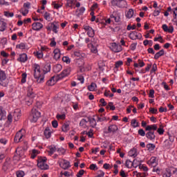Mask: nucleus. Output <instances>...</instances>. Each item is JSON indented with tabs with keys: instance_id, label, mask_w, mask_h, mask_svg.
<instances>
[{
	"instance_id": "f257e3e1",
	"label": "nucleus",
	"mask_w": 177,
	"mask_h": 177,
	"mask_svg": "<svg viewBox=\"0 0 177 177\" xmlns=\"http://www.w3.org/2000/svg\"><path fill=\"white\" fill-rule=\"evenodd\" d=\"M32 70L34 71V78L38 84H42L45 80V73L41 71V66L39 64H34L32 65Z\"/></svg>"
},
{
	"instance_id": "f03ea898",
	"label": "nucleus",
	"mask_w": 177,
	"mask_h": 177,
	"mask_svg": "<svg viewBox=\"0 0 177 177\" xmlns=\"http://www.w3.org/2000/svg\"><path fill=\"white\" fill-rule=\"evenodd\" d=\"M46 157L39 156L37 159V167L40 169L46 170L49 169V165L46 163Z\"/></svg>"
},
{
	"instance_id": "7ed1b4c3",
	"label": "nucleus",
	"mask_w": 177,
	"mask_h": 177,
	"mask_svg": "<svg viewBox=\"0 0 177 177\" xmlns=\"http://www.w3.org/2000/svg\"><path fill=\"white\" fill-rule=\"evenodd\" d=\"M9 84V79H8V75L5 71L0 69V85L1 86L6 87Z\"/></svg>"
},
{
	"instance_id": "20e7f679",
	"label": "nucleus",
	"mask_w": 177,
	"mask_h": 177,
	"mask_svg": "<svg viewBox=\"0 0 177 177\" xmlns=\"http://www.w3.org/2000/svg\"><path fill=\"white\" fill-rule=\"evenodd\" d=\"M41 117V112L38 111L37 109L33 108L30 115V121L31 122H37L38 119Z\"/></svg>"
},
{
	"instance_id": "39448f33",
	"label": "nucleus",
	"mask_w": 177,
	"mask_h": 177,
	"mask_svg": "<svg viewBox=\"0 0 177 177\" xmlns=\"http://www.w3.org/2000/svg\"><path fill=\"white\" fill-rule=\"evenodd\" d=\"M25 137H26V130L21 129L16 133L14 138V141L15 143H19V142H22V140H24Z\"/></svg>"
},
{
	"instance_id": "423d86ee",
	"label": "nucleus",
	"mask_w": 177,
	"mask_h": 177,
	"mask_svg": "<svg viewBox=\"0 0 177 177\" xmlns=\"http://www.w3.org/2000/svg\"><path fill=\"white\" fill-rule=\"evenodd\" d=\"M97 46L99 45L95 41V39L91 40V43L87 44V47L90 49L91 53H97Z\"/></svg>"
},
{
	"instance_id": "0eeeda50",
	"label": "nucleus",
	"mask_w": 177,
	"mask_h": 177,
	"mask_svg": "<svg viewBox=\"0 0 177 177\" xmlns=\"http://www.w3.org/2000/svg\"><path fill=\"white\" fill-rule=\"evenodd\" d=\"M111 50L115 53H118L122 50V46L116 43H111L109 46Z\"/></svg>"
},
{
	"instance_id": "6e6552de",
	"label": "nucleus",
	"mask_w": 177,
	"mask_h": 177,
	"mask_svg": "<svg viewBox=\"0 0 177 177\" xmlns=\"http://www.w3.org/2000/svg\"><path fill=\"white\" fill-rule=\"evenodd\" d=\"M71 73V68H66V69L62 71V72L59 75H57V77L59 80H63V78H66V77H68Z\"/></svg>"
},
{
	"instance_id": "1a4fd4ad",
	"label": "nucleus",
	"mask_w": 177,
	"mask_h": 177,
	"mask_svg": "<svg viewBox=\"0 0 177 177\" xmlns=\"http://www.w3.org/2000/svg\"><path fill=\"white\" fill-rule=\"evenodd\" d=\"M58 164L62 169H68V168H70V162L64 159H59Z\"/></svg>"
},
{
	"instance_id": "9d476101",
	"label": "nucleus",
	"mask_w": 177,
	"mask_h": 177,
	"mask_svg": "<svg viewBox=\"0 0 177 177\" xmlns=\"http://www.w3.org/2000/svg\"><path fill=\"white\" fill-rule=\"evenodd\" d=\"M84 30H85L87 32V35L90 37L91 38H93L95 37V30L92 27L88 26V25H84L83 26Z\"/></svg>"
},
{
	"instance_id": "9b49d317",
	"label": "nucleus",
	"mask_w": 177,
	"mask_h": 177,
	"mask_svg": "<svg viewBox=\"0 0 177 177\" xmlns=\"http://www.w3.org/2000/svg\"><path fill=\"white\" fill-rule=\"evenodd\" d=\"M35 96L37 95L34 92V90L32 89V87L31 86L28 87V91H27V95L26 97H29L30 99H35Z\"/></svg>"
},
{
	"instance_id": "f8f14e48",
	"label": "nucleus",
	"mask_w": 177,
	"mask_h": 177,
	"mask_svg": "<svg viewBox=\"0 0 177 177\" xmlns=\"http://www.w3.org/2000/svg\"><path fill=\"white\" fill-rule=\"evenodd\" d=\"M16 49H19V50H28V45L26 42H21L16 45Z\"/></svg>"
},
{
	"instance_id": "ddd939ff",
	"label": "nucleus",
	"mask_w": 177,
	"mask_h": 177,
	"mask_svg": "<svg viewBox=\"0 0 177 177\" xmlns=\"http://www.w3.org/2000/svg\"><path fill=\"white\" fill-rule=\"evenodd\" d=\"M12 117L15 121H19L20 117H21V110L20 109H15L12 113Z\"/></svg>"
},
{
	"instance_id": "4468645a",
	"label": "nucleus",
	"mask_w": 177,
	"mask_h": 177,
	"mask_svg": "<svg viewBox=\"0 0 177 177\" xmlns=\"http://www.w3.org/2000/svg\"><path fill=\"white\" fill-rule=\"evenodd\" d=\"M147 164L149 165V167H157L158 165L157 158L152 156L149 160H148Z\"/></svg>"
},
{
	"instance_id": "2eb2a0df",
	"label": "nucleus",
	"mask_w": 177,
	"mask_h": 177,
	"mask_svg": "<svg viewBox=\"0 0 177 177\" xmlns=\"http://www.w3.org/2000/svg\"><path fill=\"white\" fill-rule=\"evenodd\" d=\"M17 60L20 63H26L28 60V56L26 53L19 54Z\"/></svg>"
},
{
	"instance_id": "dca6fc26",
	"label": "nucleus",
	"mask_w": 177,
	"mask_h": 177,
	"mask_svg": "<svg viewBox=\"0 0 177 177\" xmlns=\"http://www.w3.org/2000/svg\"><path fill=\"white\" fill-rule=\"evenodd\" d=\"M43 27L44 25L40 22H35L32 24V29L34 31H39Z\"/></svg>"
},
{
	"instance_id": "f3484780",
	"label": "nucleus",
	"mask_w": 177,
	"mask_h": 177,
	"mask_svg": "<svg viewBox=\"0 0 177 177\" xmlns=\"http://www.w3.org/2000/svg\"><path fill=\"white\" fill-rule=\"evenodd\" d=\"M59 77L57 75L53 76L48 82H47V85L48 86H53L55 84H56L57 81H59Z\"/></svg>"
},
{
	"instance_id": "a211bd4d",
	"label": "nucleus",
	"mask_w": 177,
	"mask_h": 177,
	"mask_svg": "<svg viewBox=\"0 0 177 177\" xmlns=\"http://www.w3.org/2000/svg\"><path fill=\"white\" fill-rule=\"evenodd\" d=\"M129 38L133 40L138 39L142 38V35L136 31H133L129 34Z\"/></svg>"
},
{
	"instance_id": "6ab92c4d",
	"label": "nucleus",
	"mask_w": 177,
	"mask_h": 177,
	"mask_svg": "<svg viewBox=\"0 0 177 177\" xmlns=\"http://www.w3.org/2000/svg\"><path fill=\"white\" fill-rule=\"evenodd\" d=\"M116 23H120L121 20V14L118 11H114L113 14L111 15Z\"/></svg>"
},
{
	"instance_id": "aec40b11",
	"label": "nucleus",
	"mask_w": 177,
	"mask_h": 177,
	"mask_svg": "<svg viewBox=\"0 0 177 177\" xmlns=\"http://www.w3.org/2000/svg\"><path fill=\"white\" fill-rule=\"evenodd\" d=\"M46 48L45 47H41V50L34 52L33 54L35 56L38 58L39 59H41L44 57V53L42 50H45Z\"/></svg>"
},
{
	"instance_id": "412c9836",
	"label": "nucleus",
	"mask_w": 177,
	"mask_h": 177,
	"mask_svg": "<svg viewBox=\"0 0 177 177\" xmlns=\"http://www.w3.org/2000/svg\"><path fill=\"white\" fill-rule=\"evenodd\" d=\"M162 28L165 32H169V34H172V32H174V26H172L168 27L167 24H163Z\"/></svg>"
},
{
	"instance_id": "4be33fe9",
	"label": "nucleus",
	"mask_w": 177,
	"mask_h": 177,
	"mask_svg": "<svg viewBox=\"0 0 177 177\" xmlns=\"http://www.w3.org/2000/svg\"><path fill=\"white\" fill-rule=\"evenodd\" d=\"M77 66L80 67L81 71H84L85 69L84 68L85 66V62L82 59H79L76 62Z\"/></svg>"
},
{
	"instance_id": "5701e85b",
	"label": "nucleus",
	"mask_w": 177,
	"mask_h": 177,
	"mask_svg": "<svg viewBox=\"0 0 177 177\" xmlns=\"http://www.w3.org/2000/svg\"><path fill=\"white\" fill-rule=\"evenodd\" d=\"M52 133H53V131H52V129L49 127H46L44 130V135L46 139H50V136H52Z\"/></svg>"
},
{
	"instance_id": "b1692460",
	"label": "nucleus",
	"mask_w": 177,
	"mask_h": 177,
	"mask_svg": "<svg viewBox=\"0 0 177 177\" xmlns=\"http://www.w3.org/2000/svg\"><path fill=\"white\" fill-rule=\"evenodd\" d=\"M118 131V127L115 124H111L108 128V132L109 133H114Z\"/></svg>"
},
{
	"instance_id": "393cba45",
	"label": "nucleus",
	"mask_w": 177,
	"mask_h": 177,
	"mask_svg": "<svg viewBox=\"0 0 177 177\" xmlns=\"http://www.w3.org/2000/svg\"><path fill=\"white\" fill-rule=\"evenodd\" d=\"M55 60H59L60 59L61 53L59 48H55L53 51Z\"/></svg>"
},
{
	"instance_id": "a878e982",
	"label": "nucleus",
	"mask_w": 177,
	"mask_h": 177,
	"mask_svg": "<svg viewBox=\"0 0 177 177\" xmlns=\"http://www.w3.org/2000/svg\"><path fill=\"white\" fill-rule=\"evenodd\" d=\"M88 90L90 92H95V91H97V85H96V83L93 82L88 86Z\"/></svg>"
},
{
	"instance_id": "bb28decb",
	"label": "nucleus",
	"mask_w": 177,
	"mask_h": 177,
	"mask_svg": "<svg viewBox=\"0 0 177 177\" xmlns=\"http://www.w3.org/2000/svg\"><path fill=\"white\" fill-rule=\"evenodd\" d=\"M73 55L75 57H79V59H81L82 57H85V53H82L80 50H76L73 52Z\"/></svg>"
},
{
	"instance_id": "cd10ccee",
	"label": "nucleus",
	"mask_w": 177,
	"mask_h": 177,
	"mask_svg": "<svg viewBox=\"0 0 177 177\" xmlns=\"http://www.w3.org/2000/svg\"><path fill=\"white\" fill-rule=\"evenodd\" d=\"M146 137L149 140H154V139H156V135L154 134V131H149V132L147 133Z\"/></svg>"
},
{
	"instance_id": "c85d7f7f",
	"label": "nucleus",
	"mask_w": 177,
	"mask_h": 177,
	"mask_svg": "<svg viewBox=\"0 0 177 177\" xmlns=\"http://www.w3.org/2000/svg\"><path fill=\"white\" fill-rule=\"evenodd\" d=\"M129 156L130 157H136L138 156V149L136 148H133L129 151Z\"/></svg>"
},
{
	"instance_id": "c756f323",
	"label": "nucleus",
	"mask_w": 177,
	"mask_h": 177,
	"mask_svg": "<svg viewBox=\"0 0 177 177\" xmlns=\"http://www.w3.org/2000/svg\"><path fill=\"white\" fill-rule=\"evenodd\" d=\"M164 53H165L164 49H162L159 52L156 53L154 55L155 60H158V59H160L161 56H164Z\"/></svg>"
},
{
	"instance_id": "7c9ffc66",
	"label": "nucleus",
	"mask_w": 177,
	"mask_h": 177,
	"mask_svg": "<svg viewBox=\"0 0 177 177\" xmlns=\"http://www.w3.org/2000/svg\"><path fill=\"white\" fill-rule=\"evenodd\" d=\"M158 127L157 124H151L146 127V131H157Z\"/></svg>"
},
{
	"instance_id": "2f4dec72",
	"label": "nucleus",
	"mask_w": 177,
	"mask_h": 177,
	"mask_svg": "<svg viewBox=\"0 0 177 177\" xmlns=\"http://www.w3.org/2000/svg\"><path fill=\"white\" fill-rule=\"evenodd\" d=\"M39 153L41 152L39 150L32 149V151H30V158L32 159L35 158V157H37V156H38Z\"/></svg>"
},
{
	"instance_id": "473e14b6",
	"label": "nucleus",
	"mask_w": 177,
	"mask_h": 177,
	"mask_svg": "<svg viewBox=\"0 0 177 177\" xmlns=\"http://www.w3.org/2000/svg\"><path fill=\"white\" fill-rule=\"evenodd\" d=\"M118 8H127V1L125 0H118Z\"/></svg>"
},
{
	"instance_id": "72a5a7b5",
	"label": "nucleus",
	"mask_w": 177,
	"mask_h": 177,
	"mask_svg": "<svg viewBox=\"0 0 177 177\" xmlns=\"http://www.w3.org/2000/svg\"><path fill=\"white\" fill-rule=\"evenodd\" d=\"M62 68H63V66H62V64H56L53 67V71L54 73H60L62 71Z\"/></svg>"
},
{
	"instance_id": "f704fd0d",
	"label": "nucleus",
	"mask_w": 177,
	"mask_h": 177,
	"mask_svg": "<svg viewBox=\"0 0 177 177\" xmlns=\"http://www.w3.org/2000/svg\"><path fill=\"white\" fill-rule=\"evenodd\" d=\"M75 3H77V0H67L66 1V6H68V8H73V6H74V5H75Z\"/></svg>"
},
{
	"instance_id": "c9c22d12",
	"label": "nucleus",
	"mask_w": 177,
	"mask_h": 177,
	"mask_svg": "<svg viewBox=\"0 0 177 177\" xmlns=\"http://www.w3.org/2000/svg\"><path fill=\"white\" fill-rule=\"evenodd\" d=\"M131 127L132 128H138L139 127V122L136 119H132L131 121Z\"/></svg>"
},
{
	"instance_id": "e433bc0d",
	"label": "nucleus",
	"mask_w": 177,
	"mask_h": 177,
	"mask_svg": "<svg viewBox=\"0 0 177 177\" xmlns=\"http://www.w3.org/2000/svg\"><path fill=\"white\" fill-rule=\"evenodd\" d=\"M48 153V156H53V153H55V151H56V147H53V146H50L48 147V149L47 150Z\"/></svg>"
},
{
	"instance_id": "4c0bfd02",
	"label": "nucleus",
	"mask_w": 177,
	"mask_h": 177,
	"mask_svg": "<svg viewBox=\"0 0 177 177\" xmlns=\"http://www.w3.org/2000/svg\"><path fill=\"white\" fill-rule=\"evenodd\" d=\"M109 118L103 116V115H100L97 116V122H103V121H107Z\"/></svg>"
},
{
	"instance_id": "58836bf2",
	"label": "nucleus",
	"mask_w": 177,
	"mask_h": 177,
	"mask_svg": "<svg viewBox=\"0 0 177 177\" xmlns=\"http://www.w3.org/2000/svg\"><path fill=\"white\" fill-rule=\"evenodd\" d=\"M19 12H20V13H21L22 16H27L28 15V12H30V10L24 7H22V8H21L19 10Z\"/></svg>"
},
{
	"instance_id": "ea45409f",
	"label": "nucleus",
	"mask_w": 177,
	"mask_h": 177,
	"mask_svg": "<svg viewBox=\"0 0 177 177\" xmlns=\"http://www.w3.org/2000/svg\"><path fill=\"white\" fill-rule=\"evenodd\" d=\"M6 118V112L0 107V120H5Z\"/></svg>"
},
{
	"instance_id": "a19ab883",
	"label": "nucleus",
	"mask_w": 177,
	"mask_h": 177,
	"mask_svg": "<svg viewBox=\"0 0 177 177\" xmlns=\"http://www.w3.org/2000/svg\"><path fill=\"white\" fill-rule=\"evenodd\" d=\"M6 30V23L0 20V31H5Z\"/></svg>"
},
{
	"instance_id": "79ce46f5",
	"label": "nucleus",
	"mask_w": 177,
	"mask_h": 177,
	"mask_svg": "<svg viewBox=\"0 0 177 177\" xmlns=\"http://www.w3.org/2000/svg\"><path fill=\"white\" fill-rule=\"evenodd\" d=\"M44 17L45 20H47V21H52V17H50V13L46 12L44 15Z\"/></svg>"
},
{
	"instance_id": "37998d69",
	"label": "nucleus",
	"mask_w": 177,
	"mask_h": 177,
	"mask_svg": "<svg viewBox=\"0 0 177 177\" xmlns=\"http://www.w3.org/2000/svg\"><path fill=\"white\" fill-rule=\"evenodd\" d=\"M126 17L127 19H132L133 17V10L129 9L127 13L126 14Z\"/></svg>"
},
{
	"instance_id": "c03bdc74",
	"label": "nucleus",
	"mask_w": 177,
	"mask_h": 177,
	"mask_svg": "<svg viewBox=\"0 0 177 177\" xmlns=\"http://www.w3.org/2000/svg\"><path fill=\"white\" fill-rule=\"evenodd\" d=\"M157 132L159 135H164L165 130H164V126L162 124L159 126V128L157 129Z\"/></svg>"
},
{
	"instance_id": "a18cd8bd",
	"label": "nucleus",
	"mask_w": 177,
	"mask_h": 177,
	"mask_svg": "<svg viewBox=\"0 0 177 177\" xmlns=\"http://www.w3.org/2000/svg\"><path fill=\"white\" fill-rule=\"evenodd\" d=\"M62 129L63 132H68V131H70V125H68L67 123H65L62 125Z\"/></svg>"
},
{
	"instance_id": "49530a36",
	"label": "nucleus",
	"mask_w": 177,
	"mask_h": 177,
	"mask_svg": "<svg viewBox=\"0 0 177 177\" xmlns=\"http://www.w3.org/2000/svg\"><path fill=\"white\" fill-rule=\"evenodd\" d=\"M50 27H51V28H53L52 30H53V32H55V34H57V32H58L57 29L59 28V26L52 23L50 24Z\"/></svg>"
},
{
	"instance_id": "de8ad7c7",
	"label": "nucleus",
	"mask_w": 177,
	"mask_h": 177,
	"mask_svg": "<svg viewBox=\"0 0 177 177\" xmlns=\"http://www.w3.org/2000/svg\"><path fill=\"white\" fill-rule=\"evenodd\" d=\"M147 149L149 151H153V150L156 149V145H154V144L149 143L147 145Z\"/></svg>"
},
{
	"instance_id": "09e8293b",
	"label": "nucleus",
	"mask_w": 177,
	"mask_h": 177,
	"mask_svg": "<svg viewBox=\"0 0 177 177\" xmlns=\"http://www.w3.org/2000/svg\"><path fill=\"white\" fill-rule=\"evenodd\" d=\"M140 165H142L140 164V162L138 160V159H134L133 161V168H138Z\"/></svg>"
},
{
	"instance_id": "8fccbe9b",
	"label": "nucleus",
	"mask_w": 177,
	"mask_h": 177,
	"mask_svg": "<svg viewBox=\"0 0 177 177\" xmlns=\"http://www.w3.org/2000/svg\"><path fill=\"white\" fill-rule=\"evenodd\" d=\"M26 103L28 106H31V104H32V102H34V99L33 98H30L26 97Z\"/></svg>"
},
{
	"instance_id": "3c124183",
	"label": "nucleus",
	"mask_w": 177,
	"mask_h": 177,
	"mask_svg": "<svg viewBox=\"0 0 177 177\" xmlns=\"http://www.w3.org/2000/svg\"><path fill=\"white\" fill-rule=\"evenodd\" d=\"M62 62H64V63H66V64H70V63H71V59L70 57L64 56L62 57Z\"/></svg>"
},
{
	"instance_id": "603ef678",
	"label": "nucleus",
	"mask_w": 177,
	"mask_h": 177,
	"mask_svg": "<svg viewBox=\"0 0 177 177\" xmlns=\"http://www.w3.org/2000/svg\"><path fill=\"white\" fill-rule=\"evenodd\" d=\"M153 41L155 42H157V41L158 42H160V44H164V42H165V40L164 39H162V37L159 36L158 37H155Z\"/></svg>"
},
{
	"instance_id": "864d4df0",
	"label": "nucleus",
	"mask_w": 177,
	"mask_h": 177,
	"mask_svg": "<svg viewBox=\"0 0 177 177\" xmlns=\"http://www.w3.org/2000/svg\"><path fill=\"white\" fill-rule=\"evenodd\" d=\"M26 80H27V73H22L21 80V84H26L27 81Z\"/></svg>"
},
{
	"instance_id": "5fc2aeb1",
	"label": "nucleus",
	"mask_w": 177,
	"mask_h": 177,
	"mask_svg": "<svg viewBox=\"0 0 177 177\" xmlns=\"http://www.w3.org/2000/svg\"><path fill=\"white\" fill-rule=\"evenodd\" d=\"M126 167L127 168H132V167H133V162L129 160H126Z\"/></svg>"
},
{
	"instance_id": "6e6d98bb",
	"label": "nucleus",
	"mask_w": 177,
	"mask_h": 177,
	"mask_svg": "<svg viewBox=\"0 0 177 177\" xmlns=\"http://www.w3.org/2000/svg\"><path fill=\"white\" fill-rule=\"evenodd\" d=\"M124 64V62L122 61H117L115 63V68H120Z\"/></svg>"
},
{
	"instance_id": "4d7b16f0",
	"label": "nucleus",
	"mask_w": 177,
	"mask_h": 177,
	"mask_svg": "<svg viewBox=\"0 0 177 177\" xmlns=\"http://www.w3.org/2000/svg\"><path fill=\"white\" fill-rule=\"evenodd\" d=\"M88 122L85 119H82L80 122V126L83 127V128H86V123Z\"/></svg>"
},
{
	"instance_id": "13d9d810",
	"label": "nucleus",
	"mask_w": 177,
	"mask_h": 177,
	"mask_svg": "<svg viewBox=\"0 0 177 177\" xmlns=\"http://www.w3.org/2000/svg\"><path fill=\"white\" fill-rule=\"evenodd\" d=\"M4 16H6V17H13L15 14L13 12H10L9 11H6L4 12Z\"/></svg>"
},
{
	"instance_id": "bf43d9fd",
	"label": "nucleus",
	"mask_w": 177,
	"mask_h": 177,
	"mask_svg": "<svg viewBox=\"0 0 177 177\" xmlns=\"http://www.w3.org/2000/svg\"><path fill=\"white\" fill-rule=\"evenodd\" d=\"M24 175H26V174H24V171H21V170L17 171L16 172V176H17V177H24Z\"/></svg>"
},
{
	"instance_id": "052dcab7",
	"label": "nucleus",
	"mask_w": 177,
	"mask_h": 177,
	"mask_svg": "<svg viewBox=\"0 0 177 177\" xmlns=\"http://www.w3.org/2000/svg\"><path fill=\"white\" fill-rule=\"evenodd\" d=\"M84 174H85V170L81 169V170H80V171L77 172L76 176H77V177H82V176H84Z\"/></svg>"
},
{
	"instance_id": "680f3d73",
	"label": "nucleus",
	"mask_w": 177,
	"mask_h": 177,
	"mask_svg": "<svg viewBox=\"0 0 177 177\" xmlns=\"http://www.w3.org/2000/svg\"><path fill=\"white\" fill-rule=\"evenodd\" d=\"M89 169L91 171H97V169H98L97 165H96V164H91L89 167Z\"/></svg>"
},
{
	"instance_id": "e2e57ef3",
	"label": "nucleus",
	"mask_w": 177,
	"mask_h": 177,
	"mask_svg": "<svg viewBox=\"0 0 177 177\" xmlns=\"http://www.w3.org/2000/svg\"><path fill=\"white\" fill-rule=\"evenodd\" d=\"M139 169H142V171H144V172H147V171H149V168H147V166H145L143 165H140L139 166Z\"/></svg>"
},
{
	"instance_id": "0e129e2a",
	"label": "nucleus",
	"mask_w": 177,
	"mask_h": 177,
	"mask_svg": "<svg viewBox=\"0 0 177 177\" xmlns=\"http://www.w3.org/2000/svg\"><path fill=\"white\" fill-rule=\"evenodd\" d=\"M170 176H172V173H171V171L169 169H168L163 174V177H170Z\"/></svg>"
},
{
	"instance_id": "69168bd1",
	"label": "nucleus",
	"mask_w": 177,
	"mask_h": 177,
	"mask_svg": "<svg viewBox=\"0 0 177 177\" xmlns=\"http://www.w3.org/2000/svg\"><path fill=\"white\" fill-rule=\"evenodd\" d=\"M57 120H66V114H57Z\"/></svg>"
},
{
	"instance_id": "338daca9",
	"label": "nucleus",
	"mask_w": 177,
	"mask_h": 177,
	"mask_svg": "<svg viewBox=\"0 0 177 177\" xmlns=\"http://www.w3.org/2000/svg\"><path fill=\"white\" fill-rule=\"evenodd\" d=\"M90 125L92 128H95V127H96V120H95V119H91L90 120Z\"/></svg>"
},
{
	"instance_id": "774afa93",
	"label": "nucleus",
	"mask_w": 177,
	"mask_h": 177,
	"mask_svg": "<svg viewBox=\"0 0 177 177\" xmlns=\"http://www.w3.org/2000/svg\"><path fill=\"white\" fill-rule=\"evenodd\" d=\"M77 80L80 81L82 84H84L85 81L84 76L80 75H77Z\"/></svg>"
}]
</instances>
